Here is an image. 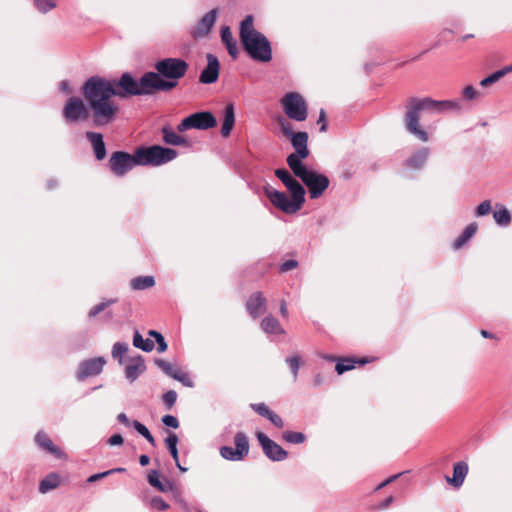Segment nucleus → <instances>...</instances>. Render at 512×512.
I'll list each match as a JSON object with an SVG mask.
<instances>
[{"label":"nucleus","mask_w":512,"mask_h":512,"mask_svg":"<svg viewBox=\"0 0 512 512\" xmlns=\"http://www.w3.org/2000/svg\"><path fill=\"white\" fill-rule=\"evenodd\" d=\"M147 79V72L138 81L128 72L123 73L118 81H110L100 76L89 77L83 84L82 94L91 111L94 125L105 126L117 118L119 106L112 99L114 96L125 98L154 94L155 91Z\"/></svg>","instance_id":"f257e3e1"},{"label":"nucleus","mask_w":512,"mask_h":512,"mask_svg":"<svg viewBox=\"0 0 512 512\" xmlns=\"http://www.w3.org/2000/svg\"><path fill=\"white\" fill-rule=\"evenodd\" d=\"M405 125L407 131L421 142H427L429 135L420 125V113L428 111L435 114L446 111H461L462 107L458 100H433L426 97L423 99L411 98L406 105Z\"/></svg>","instance_id":"f03ea898"},{"label":"nucleus","mask_w":512,"mask_h":512,"mask_svg":"<svg viewBox=\"0 0 512 512\" xmlns=\"http://www.w3.org/2000/svg\"><path fill=\"white\" fill-rule=\"evenodd\" d=\"M155 71L148 73V83L156 92H170L186 75L189 64L182 58L167 57L154 64Z\"/></svg>","instance_id":"7ed1b4c3"},{"label":"nucleus","mask_w":512,"mask_h":512,"mask_svg":"<svg viewBox=\"0 0 512 512\" xmlns=\"http://www.w3.org/2000/svg\"><path fill=\"white\" fill-rule=\"evenodd\" d=\"M253 16L247 15L240 24V40L253 60L269 62L272 59L271 44L267 37L255 30Z\"/></svg>","instance_id":"20e7f679"},{"label":"nucleus","mask_w":512,"mask_h":512,"mask_svg":"<svg viewBox=\"0 0 512 512\" xmlns=\"http://www.w3.org/2000/svg\"><path fill=\"white\" fill-rule=\"evenodd\" d=\"M295 177L301 179L307 187L311 199H318L323 195L329 187V178L313 169H309L306 165L291 170Z\"/></svg>","instance_id":"39448f33"},{"label":"nucleus","mask_w":512,"mask_h":512,"mask_svg":"<svg viewBox=\"0 0 512 512\" xmlns=\"http://www.w3.org/2000/svg\"><path fill=\"white\" fill-rule=\"evenodd\" d=\"M177 155L176 150L160 145L137 148L140 166H160L174 160Z\"/></svg>","instance_id":"423d86ee"},{"label":"nucleus","mask_w":512,"mask_h":512,"mask_svg":"<svg viewBox=\"0 0 512 512\" xmlns=\"http://www.w3.org/2000/svg\"><path fill=\"white\" fill-rule=\"evenodd\" d=\"M281 105L288 118L302 122L306 120L307 104L303 96L297 92H289L281 99Z\"/></svg>","instance_id":"0eeeda50"},{"label":"nucleus","mask_w":512,"mask_h":512,"mask_svg":"<svg viewBox=\"0 0 512 512\" xmlns=\"http://www.w3.org/2000/svg\"><path fill=\"white\" fill-rule=\"evenodd\" d=\"M135 166H140V162L137 157V149L134 151L133 155L124 151H116L113 152L110 156L109 168L111 172L117 177L124 176Z\"/></svg>","instance_id":"6e6552de"},{"label":"nucleus","mask_w":512,"mask_h":512,"mask_svg":"<svg viewBox=\"0 0 512 512\" xmlns=\"http://www.w3.org/2000/svg\"><path fill=\"white\" fill-rule=\"evenodd\" d=\"M290 139L295 152L288 155L286 161L289 168L293 170L303 166L302 160L309 156L308 133L296 132Z\"/></svg>","instance_id":"1a4fd4ad"},{"label":"nucleus","mask_w":512,"mask_h":512,"mask_svg":"<svg viewBox=\"0 0 512 512\" xmlns=\"http://www.w3.org/2000/svg\"><path fill=\"white\" fill-rule=\"evenodd\" d=\"M216 123V118L211 112H196L184 118L177 125V131L184 132L189 129L207 130L213 128Z\"/></svg>","instance_id":"9d476101"},{"label":"nucleus","mask_w":512,"mask_h":512,"mask_svg":"<svg viewBox=\"0 0 512 512\" xmlns=\"http://www.w3.org/2000/svg\"><path fill=\"white\" fill-rule=\"evenodd\" d=\"M235 448L222 446L219 449L220 456L228 461H241L249 453V440L244 432H237L234 436Z\"/></svg>","instance_id":"9b49d317"},{"label":"nucleus","mask_w":512,"mask_h":512,"mask_svg":"<svg viewBox=\"0 0 512 512\" xmlns=\"http://www.w3.org/2000/svg\"><path fill=\"white\" fill-rule=\"evenodd\" d=\"M264 192L270 202L286 214H294L303 206L301 202L294 200V198L289 199L284 192L278 191L271 186H266Z\"/></svg>","instance_id":"f8f14e48"},{"label":"nucleus","mask_w":512,"mask_h":512,"mask_svg":"<svg viewBox=\"0 0 512 512\" xmlns=\"http://www.w3.org/2000/svg\"><path fill=\"white\" fill-rule=\"evenodd\" d=\"M89 112L91 113L89 107L87 108L83 100L76 96L68 99L62 111L65 120L71 123L87 119Z\"/></svg>","instance_id":"ddd939ff"},{"label":"nucleus","mask_w":512,"mask_h":512,"mask_svg":"<svg viewBox=\"0 0 512 512\" xmlns=\"http://www.w3.org/2000/svg\"><path fill=\"white\" fill-rule=\"evenodd\" d=\"M256 438L265 456L274 462H280L287 458L288 453L275 441L271 440L265 433L257 432Z\"/></svg>","instance_id":"4468645a"},{"label":"nucleus","mask_w":512,"mask_h":512,"mask_svg":"<svg viewBox=\"0 0 512 512\" xmlns=\"http://www.w3.org/2000/svg\"><path fill=\"white\" fill-rule=\"evenodd\" d=\"M106 363L104 357H96L82 361L77 371V379L82 381L90 376L98 375Z\"/></svg>","instance_id":"2eb2a0df"},{"label":"nucleus","mask_w":512,"mask_h":512,"mask_svg":"<svg viewBox=\"0 0 512 512\" xmlns=\"http://www.w3.org/2000/svg\"><path fill=\"white\" fill-rule=\"evenodd\" d=\"M206 59L207 66L202 70L199 81L203 84H212L218 79L220 64L218 58L211 53L206 55Z\"/></svg>","instance_id":"dca6fc26"},{"label":"nucleus","mask_w":512,"mask_h":512,"mask_svg":"<svg viewBox=\"0 0 512 512\" xmlns=\"http://www.w3.org/2000/svg\"><path fill=\"white\" fill-rule=\"evenodd\" d=\"M217 10L212 9L207 12L197 23V25L192 29L191 35L194 38H203L209 34L212 27L216 22Z\"/></svg>","instance_id":"f3484780"},{"label":"nucleus","mask_w":512,"mask_h":512,"mask_svg":"<svg viewBox=\"0 0 512 512\" xmlns=\"http://www.w3.org/2000/svg\"><path fill=\"white\" fill-rule=\"evenodd\" d=\"M85 136L92 146L95 158L98 161L105 159L107 155V150L103 139V135L99 132L87 131L85 133Z\"/></svg>","instance_id":"a211bd4d"},{"label":"nucleus","mask_w":512,"mask_h":512,"mask_svg":"<svg viewBox=\"0 0 512 512\" xmlns=\"http://www.w3.org/2000/svg\"><path fill=\"white\" fill-rule=\"evenodd\" d=\"M246 308L249 315L256 319L261 313L266 310V299L262 292H254L246 303Z\"/></svg>","instance_id":"6ab92c4d"},{"label":"nucleus","mask_w":512,"mask_h":512,"mask_svg":"<svg viewBox=\"0 0 512 512\" xmlns=\"http://www.w3.org/2000/svg\"><path fill=\"white\" fill-rule=\"evenodd\" d=\"M145 370L144 358L141 355L132 357L129 364L125 367V377L130 382H134Z\"/></svg>","instance_id":"aec40b11"},{"label":"nucleus","mask_w":512,"mask_h":512,"mask_svg":"<svg viewBox=\"0 0 512 512\" xmlns=\"http://www.w3.org/2000/svg\"><path fill=\"white\" fill-rule=\"evenodd\" d=\"M468 474V464L464 461H460L453 466L452 478L446 476V481L452 484L454 487L459 488Z\"/></svg>","instance_id":"412c9836"},{"label":"nucleus","mask_w":512,"mask_h":512,"mask_svg":"<svg viewBox=\"0 0 512 512\" xmlns=\"http://www.w3.org/2000/svg\"><path fill=\"white\" fill-rule=\"evenodd\" d=\"M163 141L168 145L189 147L190 142L183 136L176 133L169 126L161 129Z\"/></svg>","instance_id":"4be33fe9"},{"label":"nucleus","mask_w":512,"mask_h":512,"mask_svg":"<svg viewBox=\"0 0 512 512\" xmlns=\"http://www.w3.org/2000/svg\"><path fill=\"white\" fill-rule=\"evenodd\" d=\"M430 155L428 147H421L414 151L412 155L406 160V165L413 169L422 168Z\"/></svg>","instance_id":"5701e85b"},{"label":"nucleus","mask_w":512,"mask_h":512,"mask_svg":"<svg viewBox=\"0 0 512 512\" xmlns=\"http://www.w3.org/2000/svg\"><path fill=\"white\" fill-rule=\"evenodd\" d=\"M221 40L226 45L229 55L235 59L238 56L237 42L234 40L232 32L228 26L221 29Z\"/></svg>","instance_id":"b1692460"},{"label":"nucleus","mask_w":512,"mask_h":512,"mask_svg":"<svg viewBox=\"0 0 512 512\" xmlns=\"http://www.w3.org/2000/svg\"><path fill=\"white\" fill-rule=\"evenodd\" d=\"M235 124V111H234V105L228 104L225 107V114H224V120L221 127V135L223 137H228L231 133V130L233 129Z\"/></svg>","instance_id":"393cba45"},{"label":"nucleus","mask_w":512,"mask_h":512,"mask_svg":"<svg viewBox=\"0 0 512 512\" xmlns=\"http://www.w3.org/2000/svg\"><path fill=\"white\" fill-rule=\"evenodd\" d=\"M509 73H512V63L503 66L502 68L496 70L495 72H493L489 76L483 78L480 81V86L481 87H488V86L496 83L497 81H499L501 78H503L504 76H506Z\"/></svg>","instance_id":"a878e982"},{"label":"nucleus","mask_w":512,"mask_h":512,"mask_svg":"<svg viewBox=\"0 0 512 512\" xmlns=\"http://www.w3.org/2000/svg\"><path fill=\"white\" fill-rule=\"evenodd\" d=\"M261 328L267 334H284L285 333L280 322L272 315L266 316L261 321Z\"/></svg>","instance_id":"bb28decb"},{"label":"nucleus","mask_w":512,"mask_h":512,"mask_svg":"<svg viewBox=\"0 0 512 512\" xmlns=\"http://www.w3.org/2000/svg\"><path fill=\"white\" fill-rule=\"evenodd\" d=\"M35 440L41 448L47 450L49 453L58 457L61 455V450L53 444L51 439L44 432H38Z\"/></svg>","instance_id":"cd10ccee"},{"label":"nucleus","mask_w":512,"mask_h":512,"mask_svg":"<svg viewBox=\"0 0 512 512\" xmlns=\"http://www.w3.org/2000/svg\"><path fill=\"white\" fill-rule=\"evenodd\" d=\"M493 218L499 226H508L511 222L510 211L501 204H496Z\"/></svg>","instance_id":"c85d7f7f"},{"label":"nucleus","mask_w":512,"mask_h":512,"mask_svg":"<svg viewBox=\"0 0 512 512\" xmlns=\"http://www.w3.org/2000/svg\"><path fill=\"white\" fill-rule=\"evenodd\" d=\"M285 187L291 194V198L304 204L305 202V189L304 187L294 178Z\"/></svg>","instance_id":"c756f323"},{"label":"nucleus","mask_w":512,"mask_h":512,"mask_svg":"<svg viewBox=\"0 0 512 512\" xmlns=\"http://www.w3.org/2000/svg\"><path fill=\"white\" fill-rule=\"evenodd\" d=\"M478 226L476 223H470L462 232V234L454 241V248H461L469 239H471L477 232Z\"/></svg>","instance_id":"7c9ffc66"},{"label":"nucleus","mask_w":512,"mask_h":512,"mask_svg":"<svg viewBox=\"0 0 512 512\" xmlns=\"http://www.w3.org/2000/svg\"><path fill=\"white\" fill-rule=\"evenodd\" d=\"M155 285L153 276H138L130 281V286L133 290H145Z\"/></svg>","instance_id":"2f4dec72"},{"label":"nucleus","mask_w":512,"mask_h":512,"mask_svg":"<svg viewBox=\"0 0 512 512\" xmlns=\"http://www.w3.org/2000/svg\"><path fill=\"white\" fill-rule=\"evenodd\" d=\"M356 363L365 364V363H368V360L365 358H361V359H357V360L351 359V358H345L336 364L335 370L339 375H341L344 372L355 368Z\"/></svg>","instance_id":"473e14b6"},{"label":"nucleus","mask_w":512,"mask_h":512,"mask_svg":"<svg viewBox=\"0 0 512 512\" xmlns=\"http://www.w3.org/2000/svg\"><path fill=\"white\" fill-rule=\"evenodd\" d=\"M59 483V476L57 474H49L40 482L39 491L41 493H47L57 488Z\"/></svg>","instance_id":"72a5a7b5"},{"label":"nucleus","mask_w":512,"mask_h":512,"mask_svg":"<svg viewBox=\"0 0 512 512\" xmlns=\"http://www.w3.org/2000/svg\"><path fill=\"white\" fill-rule=\"evenodd\" d=\"M133 345L145 352H151L154 349V342L150 339H143L142 335L135 331L133 336Z\"/></svg>","instance_id":"f704fd0d"},{"label":"nucleus","mask_w":512,"mask_h":512,"mask_svg":"<svg viewBox=\"0 0 512 512\" xmlns=\"http://www.w3.org/2000/svg\"><path fill=\"white\" fill-rule=\"evenodd\" d=\"M165 445L167 447V449L169 450L172 458L174 459L175 462H178V449H177V444H178V436L175 434V433H169V435L165 438Z\"/></svg>","instance_id":"c9c22d12"},{"label":"nucleus","mask_w":512,"mask_h":512,"mask_svg":"<svg viewBox=\"0 0 512 512\" xmlns=\"http://www.w3.org/2000/svg\"><path fill=\"white\" fill-rule=\"evenodd\" d=\"M285 362L288 364V366L292 372L293 380L296 381L298 378L299 368H300L301 364L303 363L301 356L293 355L291 357H287L285 359Z\"/></svg>","instance_id":"e433bc0d"},{"label":"nucleus","mask_w":512,"mask_h":512,"mask_svg":"<svg viewBox=\"0 0 512 512\" xmlns=\"http://www.w3.org/2000/svg\"><path fill=\"white\" fill-rule=\"evenodd\" d=\"M132 426L134 427V429L140 434L142 435L152 446H155V439L154 437L152 436V434L150 433V431L148 430V428L142 424L141 422L137 421V420H134L132 422Z\"/></svg>","instance_id":"4c0bfd02"},{"label":"nucleus","mask_w":512,"mask_h":512,"mask_svg":"<svg viewBox=\"0 0 512 512\" xmlns=\"http://www.w3.org/2000/svg\"><path fill=\"white\" fill-rule=\"evenodd\" d=\"M148 483L158 491L165 493V487H162L160 473L157 470H151L147 476Z\"/></svg>","instance_id":"58836bf2"},{"label":"nucleus","mask_w":512,"mask_h":512,"mask_svg":"<svg viewBox=\"0 0 512 512\" xmlns=\"http://www.w3.org/2000/svg\"><path fill=\"white\" fill-rule=\"evenodd\" d=\"M282 438L288 443L301 444L305 441L306 437L302 432L286 431L283 433Z\"/></svg>","instance_id":"ea45409f"},{"label":"nucleus","mask_w":512,"mask_h":512,"mask_svg":"<svg viewBox=\"0 0 512 512\" xmlns=\"http://www.w3.org/2000/svg\"><path fill=\"white\" fill-rule=\"evenodd\" d=\"M128 351V344L125 342H116L112 348V357L118 359L119 363L122 364V358Z\"/></svg>","instance_id":"a19ab883"},{"label":"nucleus","mask_w":512,"mask_h":512,"mask_svg":"<svg viewBox=\"0 0 512 512\" xmlns=\"http://www.w3.org/2000/svg\"><path fill=\"white\" fill-rule=\"evenodd\" d=\"M462 96L466 101H474L483 97V94L474 86L468 85L462 91Z\"/></svg>","instance_id":"79ce46f5"},{"label":"nucleus","mask_w":512,"mask_h":512,"mask_svg":"<svg viewBox=\"0 0 512 512\" xmlns=\"http://www.w3.org/2000/svg\"><path fill=\"white\" fill-rule=\"evenodd\" d=\"M34 4L39 12L45 14L56 7V0H34Z\"/></svg>","instance_id":"37998d69"},{"label":"nucleus","mask_w":512,"mask_h":512,"mask_svg":"<svg viewBox=\"0 0 512 512\" xmlns=\"http://www.w3.org/2000/svg\"><path fill=\"white\" fill-rule=\"evenodd\" d=\"M155 364L168 376L173 378V375H175L176 372H178V368L174 367L171 363L163 360V359H156Z\"/></svg>","instance_id":"c03bdc74"},{"label":"nucleus","mask_w":512,"mask_h":512,"mask_svg":"<svg viewBox=\"0 0 512 512\" xmlns=\"http://www.w3.org/2000/svg\"><path fill=\"white\" fill-rule=\"evenodd\" d=\"M278 123L280 125L283 135L286 136L287 138H291L292 135L296 134V132L293 131V127H292L291 123L288 120H286L285 118L280 117L278 120Z\"/></svg>","instance_id":"a18cd8bd"},{"label":"nucleus","mask_w":512,"mask_h":512,"mask_svg":"<svg viewBox=\"0 0 512 512\" xmlns=\"http://www.w3.org/2000/svg\"><path fill=\"white\" fill-rule=\"evenodd\" d=\"M177 400V393L174 390H169L163 395V403L167 409H171Z\"/></svg>","instance_id":"49530a36"},{"label":"nucleus","mask_w":512,"mask_h":512,"mask_svg":"<svg viewBox=\"0 0 512 512\" xmlns=\"http://www.w3.org/2000/svg\"><path fill=\"white\" fill-rule=\"evenodd\" d=\"M491 212V201L490 200H484L481 202L475 211V214L477 217H482Z\"/></svg>","instance_id":"de8ad7c7"},{"label":"nucleus","mask_w":512,"mask_h":512,"mask_svg":"<svg viewBox=\"0 0 512 512\" xmlns=\"http://www.w3.org/2000/svg\"><path fill=\"white\" fill-rule=\"evenodd\" d=\"M173 379L181 382L184 386H187V387L193 386V382L190 379L189 375L187 373L181 371L180 369L178 370V372L175 373V375H173Z\"/></svg>","instance_id":"09e8293b"},{"label":"nucleus","mask_w":512,"mask_h":512,"mask_svg":"<svg viewBox=\"0 0 512 512\" xmlns=\"http://www.w3.org/2000/svg\"><path fill=\"white\" fill-rule=\"evenodd\" d=\"M150 504L153 508L159 511H166L169 509V504L159 496L153 497L150 501Z\"/></svg>","instance_id":"8fccbe9b"},{"label":"nucleus","mask_w":512,"mask_h":512,"mask_svg":"<svg viewBox=\"0 0 512 512\" xmlns=\"http://www.w3.org/2000/svg\"><path fill=\"white\" fill-rule=\"evenodd\" d=\"M112 303H114V300H108V301H104V302H101L97 305H95L88 313L89 317L92 318V317H95L96 315H98L100 312H102L103 310H105L109 305H111Z\"/></svg>","instance_id":"3c124183"},{"label":"nucleus","mask_w":512,"mask_h":512,"mask_svg":"<svg viewBox=\"0 0 512 512\" xmlns=\"http://www.w3.org/2000/svg\"><path fill=\"white\" fill-rule=\"evenodd\" d=\"M252 409L262 417L267 418L272 410L265 403L251 404Z\"/></svg>","instance_id":"603ef678"},{"label":"nucleus","mask_w":512,"mask_h":512,"mask_svg":"<svg viewBox=\"0 0 512 512\" xmlns=\"http://www.w3.org/2000/svg\"><path fill=\"white\" fill-rule=\"evenodd\" d=\"M275 175L278 179L282 181V183L288 184L291 180H293L295 177L290 174L289 171L286 169H277L275 170Z\"/></svg>","instance_id":"864d4df0"},{"label":"nucleus","mask_w":512,"mask_h":512,"mask_svg":"<svg viewBox=\"0 0 512 512\" xmlns=\"http://www.w3.org/2000/svg\"><path fill=\"white\" fill-rule=\"evenodd\" d=\"M162 423L170 428L177 429L179 427L178 419L173 415H165L162 417Z\"/></svg>","instance_id":"5fc2aeb1"},{"label":"nucleus","mask_w":512,"mask_h":512,"mask_svg":"<svg viewBox=\"0 0 512 512\" xmlns=\"http://www.w3.org/2000/svg\"><path fill=\"white\" fill-rule=\"evenodd\" d=\"M267 419L278 428H283L284 426L282 418L273 411L269 414Z\"/></svg>","instance_id":"6e6d98bb"},{"label":"nucleus","mask_w":512,"mask_h":512,"mask_svg":"<svg viewBox=\"0 0 512 512\" xmlns=\"http://www.w3.org/2000/svg\"><path fill=\"white\" fill-rule=\"evenodd\" d=\"M298 266V262L296 260L290 259L282 263L280 266L281 272H288L290 270L295 269Z\"/></svg>","instance_id":"4d7b16f0"},{"label":"nucleus","mask_w":512,"mask_h":512,"mask_svg":"<svg viewBox=\"0 0 512 512\" xmlns=\"http://www.w3.org/2000/svg\"><path fill=\"white\" fill-rule=\"evenodd\" d=\"M124 442L123 437L120 434H114L112 435L108 440L107 443L110 446H119L122 445Z\"/></svg>","instance_id":"13d9d810"},{"label":"nucleus","mask_w":512,"mask_h":512,"mask_svg":"<svg viewBox=\"0 0 512 512\" xmlns=\"http://www.w3.org/2000/svg\"><path fill=\"white\" fill-rule=\"evenodd\" d=\"M109 475H112V471H104V472H101V473H96V474L91 475L87 479V481L89 483H93V482H96V481H98V480H100L102 478H105V477L109 476Z\"/></svg>","instance_id":"bf43d9fd"},{"label":"nucleus","mask_w":512,"mask_h":512,"mask_svg":"<svg viewBox=\"0 0 512 512\" xmlns=\"http://www.w3.org/2000/svg\"><path fill=\"white\" fill-rule=\"evenodd\" d=\"M156 343H157V350L158 352L160 353H163L167 350V343L165 341V338L163 336H160V338H158L157 340H155Z\"/></svg>","instance_id":"052dcab7"},{"label":"nucleus","mask_w":512,"mask_h":512,"mask_svg":"<svg viewBox=\"0 0 512 512\" xmlns=\"http://www.w3.org/2000/svg\"><path fill=\"white\" fill-rule=\"evenodd\" d=\"M318 122L321 123L320 131L325 132L327 130V124L325 122V111L324 110L320 111Z\"/></svg>","instance_id":"680f3d73"},{"label":"nucleus","mask_w":512,"mask_h":512,"mask_svg":"<svg viewBox=\"0 0 512 512\" xmlns=\"http://www.w3.org/2000/svg\"><path fill=\"white\" fill-rule=\"evenodd\" d=\"M59 89L66 94H70L72 92L70 84L67 80H63L60 82Z\"/></svg>","instance_id":"e2e57ef3"},{"label":"nucleus","mask_w":512,"mask_h":512,"mask_svg":"<svg viewBox=\"0 0 512 512\" xmlns=\"http://www.w3.org/2000/svg\"><path fill=\"white\" fill-rule=\"evenodd\" d=\"M117 420L124 424L125 426H130L132 425V422H130V420L128 419L127 415L125 413H120L118 414L117 416Z\"/></svg>","instance_id":"0e129e2a"},{"label":"nucleus","mask_w":512,"mask_h":512,"mask_svg":"<svg viewBox=\"0 0 512 512\" xmlns=\"http://www.w3.org/2000/svg\"><path fill=\"white\" fill-rule=\"evenodd\" d=\"M401 474H396V475H393L391 477H389L388 479H386L385 481H383L382 483H380L377 487V490L379 489H382L383 487H385L386 485L390 484L391 482H393L394 480H396Z\"/></svg>","instance_id":"69168bd1"},{"label":"nucleus","mask_w":512,"mask_h":512,"mask_svg":"<svg viewBox=\"0 0 512 512\" xmlns=\"http://www.w3.org/2000/svg\"><path fill=\"white\" fill-rule=\"evenodd\" d=\"M280 314L285 318L288 317V309L285 301H282L280 305Z\"/></svg>","instance_id":"338daca9"},{"label":"nucleus","mask_w":512,"mask_h":512,"mask_svg":"<svg viewBox=\"0 0 512 512\" xmlns=\"http://www.w3.org/2000/svg\"><path fill=\"white\" fill-rule=\"evenodd\" d=\"M149 462H150L149 456L143 454L139 457V463L141 466H146L149 464Z\"/></svg>","instance_id":"774afa93"}]
</instances>
